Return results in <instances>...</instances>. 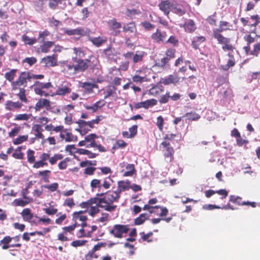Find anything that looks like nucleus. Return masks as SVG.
Listing matches in <instances>:
<instances>
[{
  "mask_svg": "<svg viewBox=\"0 0 260 260\" xmlns=\"http://www.w3.org/2000/svg\"><path fill=\"white\" fill-rule=\"evenodd\" d=\"M71 61L66 60L60 62L61 72L69 76H73L78 73L84 72L91 66L89 59L79 58L73 57Z\"/></svg>",
  "mask_w": 260,
  "mask_h": 260,
  "instance_id": "obj_1",
  "label": "nucleus"
},
{
  "mask_svg": "<svg viewBox=\"0 0 260 260\" xmlns=\"http://www.w3.org/2000/svg\"><path fill=\"white\" fill-rule=\"evenodd\" d=\"M35 154V151L30 149L26 152L27 162L29 164H32V167L37 169L47 167L48 166L47 161L51 165H54L58 160L63 158V155L61 154H55L53 156H50L51 154L43 152L39 156V160L36 161Z\"/></svg>",
  "mask_w": 260,
  "mask_h": 260,
  "instance_id": "obj_2",
  "label": "nucleus"
},
{
  "mask_svg": "<svg viewBox=\"0 0 260 260\" xmlns=\"http://www.w3.org/2000/svg\"><path fill=\"white\" fill-rule=\"evenodd\" d=\"M29 74L26 72L21 73L18 79L11 83V87L14 91L19 90V92L16 93V95L19 98V100L24 103H27L28 100L26 96V90L25 88L27 87V82H30L29 80Z\"/></svg>",
  "mask_w": 260,
  "mask_h": 260,
  "instance_id": "obj_3",
  "label": "nucleus"
},
{
  "mask_svg": "<svg viewBox=\"0 0 260 260\" xmlns=\"http://www.w3.org/2000/svg\"><path fill=\"white\" fill-rule=\"evenodd\" d=\"M96 196L103 198L104 210L110 212L115 211L117 206L113 203L118 202L121 196L116 190H108L106 192L97 193Z\"/></svg>",
  "mask_w": 260,
  "mask_h": 260,
  "instance_id": "obj_4",
  "label": "nucleus"
},
{
  "mask_svg": "<svg viewBox=\"0 0 260 260\" xmlns=\"http://www.w3.org/2000/svg\"><path fill=\"white\" fill-rule=\"evenodd\" d=\"M114 181L110 177H107L103 180L93 179L90 183V186L92 191L98 190L99 193L102 192L103 189L107 190L110 188Z\"/></svg>",
  "mask_w": 260,
  "mask_h": 260,
  "instance_id": "obj_5",
  "label": "nucleus"
},
{
  "mask_svg": "<svg viewBox=\"0 0 260 260\" xmlns=\"http://www.w3.org/2000/svg\"><path fill=\"white\" fill-rule=\"evenodd\" d=\"M213 37L218 44L222 45V49L224 51H233L236 49L235 45L231 43V39L224 37L221 32H213Z\"/></svg>",
  "mask_w": 260,
  "mask_h": 260,
  "instance_id": "obj_6",
  "label": "nucleus"
},
{
  "mask_svg": "<svg viewBox=\"0 0 260 260\" xmlns=\"http://www.w3.org/2000/svg\"><path fill=\"white\" fill-rule=\"evenodd\" d=\"M43 108H45L47 110L52 111L55 114H58L60 112L58 108L51 106V102L49 100L42 98L36 104L34 108L36 111H39Z\"/></svg>",
  "mask_w": 260,
  "mask_h": 260,
  "instance_id": "obj_7",
  "label": "nucleus"
},
{
  "mask_svg": "<svg viewBox=\"0 0 260 260\" xmlns=\"http://www.w3.org/2000/svg\"><path fill=\"white\" fill-rule=\"evenodd\" d=\"M161 146L164 149L162 150L164 156L165 157V161L169 163L172 161L174 158V149L171 146L169 142L163 141L161 143Z\"/></svg>",
  "mask_w": 260,
  "mask_h": 260,
  "instance_id": "obj_8",
  "label": "nucleus"
},
{
  "mask_svg": "<svg viewBox=\"0 0 260 260\" xmlns=\"http://www.w3.org/2000/svg\"><path fill=\"white\" fill-rule=\"evenodd\" d=\"M129 230L128 224H115L113 228L110 230V234L114 237L121 238L123 234H126Z\"/></svg>",
  "mask_w": 260,
  "mask_h": 260,
  "instance_id": "obj_9",
  "label": "nucleus"
},
{
  "mask_svg": "<svg viewBox=\"0 0 260 260\" xmlns=\"http://www.w3.org/2000/svg\"><path fill=\"white\" fill-rule=\"evenodd\" d=\"M245 54L247 55H253L257 57L260 52V43H257L253 45V49H251L250 46H246L243 47Z\"/></svg>",
  "mask_w": 260,
  "mask_h": 260,
  "instance_id": "obj_10",
  "label": "nucleus"
},
{
  "mask_svg": "<svg viewBox=\"0 0 260 260\" xmlns=\"http://www.w3.org/2000/svg\"><path fill=\"white\" fill-rule=\"evenodd\" d=\"M167 37V35L166 31L162 32L160 29L157 28L156 31L151 35V38L154 42L159 43L164 42Z\"/></svg>",
  "mask_w": 260,
  "mask_h": 260,
  "instance_id": "obj_11",
  "label": "nucleus"
},
{
  "mask_svg": "<svg viewBox=\"0 0 260 260\" xmlns=\"http://www.w3.org/2000/svg\"><path fill=\"white\" fill-rule=\"evenodd\" d=\"M107 23L110 29L113 31L114 36H117L120 34V31L116 30V29L121 27V24L120 22H118L117 20L114 18L112 19L109 20Z\"/></svg>",
  "mask_w": 260,
  "mask_h": 260,
  "instance_id": "obj_12",
  "label": "nucleus"
},
{
  "mask_svg": "<svg viewBox=\"0 0 260 260\" xmlns=\"http://www.w3.org/2000/svg\"><path fill=\"white\" fill-rule=\"evenodd\" d=\"M173 5L169 0L162 1L158 5L159 9L162 11L165 15L169 17L171 8H172Z\"/></svg>",
  "mask_w": 260,
  "mask_h": 260,
  "instance_id": "obj_13",
  "label": "nucleus"
},
{
  "mask_svg": "<svg viewBox=\"0 0 260 260\" xmlns=\"http://www.w3.org/2000/svg\"><path fill=\"white\" fill-rule=\"evenodd\" d=\"M23 105L19 102H13L10 100L7 101L5 103V109L9 111H15L20 109Z\"/></svg>",
  "mask_w": 260,
  "mask_h": 260,
  "instance_id": "obj_14",
  "label": "nucleus"
},
{
  "mask_svg": "<svg viewBox=\"0 0 260 260\" xmlns=\"http://www.w3.org/2000/svg\"><path fill=\"white\" fill-rule=\"evenodd\" d=\"M180 27H183L187 33H193L197 29L196 23L192 19L187 20L183 25H180Z\"/></svg>",
  "mask_w": 260,
  "mask_h": 260,
  "instance_id": "obj_15",
  "label": "nucleus"
},
{
  "mask_svg": "<svg viewBox=\"0 0 260 260\" xmlns=\"http://www.w3.org/2000/svg\"><path fill=\"white\" fill-rule=\"evenodd\" d=\"M129 189H130V181L128 180H120L117 182V187L115 190L121 196L122 191L128 190Z\"/></svg>",
  "mask_w": 260,
  "mask_h": 260,
  "instance_id": "obj_16",
  "label": "nucleus"
},
{
  "mask_svg": "<svg viewBox=\"0 0 260 260\" xmlns=\"http://www.w3.org/2000/svg\"><path fill=\"white\" fill-rule=\"evenodd\" d=\"M180 78L177 75H170L167 77L162 78L161 82L164 85L175 84L179 82Z\"/></svg>",
  "mask_w": 260,
  "mask_h": 260,
  "instance_id": "obj_17",
  "label": "nucleus"
},
{
  "mask_svg": "<svg viewBox=\"0 0 260 260\" xmlns=\"http://www.w3.org/2000/svg\"><path fill=\"white\" fill-rule=\"evenodd\" d=\"M107 245L106 242H99L95 245L92 249L89 251L85 255V257L93 258L94 253L98 250H100L102 247H105Z\"/></svg>",
  "mask_w": 260,
  "mask_h": 260,
  "instance_id": "obj_18",
  "label": "nucleus"
},
{
  "mask_svg": "<svg viewBox=\"0 0 260 260\" xmlns=\"http://www.w3.org/2000/svg\"><path fill=\"white\" fill-rule=\"evenodd\" d=\"M83 88L85 91L88 93H91L93 92V88H98V85L95 83L85 82L81 83L80 86Z\"/></svg>",
  "mask_w": 260,
  "mask_h": 260,
  "instance_id": "obj_19",
  "label": "nucleus"
},
{
  "mask_svg": "<svg viewBox=\"0 0 260 260\" xmlns=\"http://www.w3.org/2000/svg\"><path fill=\"white\" fill-rule=\"evenodd\" d=\"M233 51H229L228 56L229 57L227 63L225 65L221 66V69L224 71H228L230 68L234 67L235 65L236 62L235 60L234 55L232 54Z\"/></svg>",
  "mask_w": 260,
  "mask_h": 260,
  "instance_id": "obj_20",
  "label": "nucleus"
},
{
  "mask_svg": "<svg viewBox=\"0 0 260 260\" xmlns=\"http://www.w3.org/2000/svg\"><path fill=\"white\" fill-rule=\"evenodd\" d=\"M42 43L43 44L38 48V51L42 53H46L49 52L50 48L54 45V42L53 41H46Z\"/></svg>",
  "mask_w": 260,
  "mask_h": 260,
  "instance_id": "obj_21",
  "label": "nucleus"
},
{
  "mask_svg": "<svg viewBox=\"0 0 260 260\" xmlns=\"http://www.w3.org/2000/svg\"><path fill=\"white\" fill-rule=\"evenodd\" d=\"M103 55L105 57L112 59L117 56V53L114 48L109 46L103 50Z\"/></svg>",
  "mask_w": 260,
  "mask_h": 260,
  "instance_id": "obj_22",
  "label": "nucleus"
},
{
  "mask_svg": "<svg viewBox=\"0 0 260 260\" xmlns=\"http://www.w3.org/2000/svg\"><path fill=\"white\" fill-rule=\"evenodd\" d=\"M45 129L48 132H50V134H52L53 132L59 133L63 131L64 126L61 125L54 126L52 124H49L45 126Z\"/></svg>",
  "mask_w": 260,
  "mask_h": 260,
  "instance_id": "obj_23",
  "label": "nucleus"
},
{
  "mask_svg": "<svg viewBox=\"0 0 260 260\" xmlns=\"http://www.w3.org/2000/svg\"><path fill=\"white\" fill-rule=\"evenodd\" d=\"M232 25L225 21H220L219 22V27L218 28L214 30L213 32H221L227 30H231Z\"/></svg>",
  "mask_w": 260,
  "mask_h": 260,
  "instance_id": "obj_24",
  "label": "nucleus"
},
{
  "mask_svg": "<svg viewBox=\"0 0 260 260\" xmlns=\"http://www.w3.org/2000/svg\"><path fill=\"white\" fill-rule=\"evenodd\" d=\"M206 39L204 36H197L193 38L191 41V46L195 50L199 49V46L201 43L205 42Z\"/></svg>",
  "mask_w": 260,
  "mask_h": 260,
  "instance_id": "obj_25",
  "label": "nucleus"
},
{
  "mask_svg": "<svg viewBox=\"0 0 260 260\" xmlns=\"http://www.w3.org/2000/svg\"><path fill=\"white\" fill-rule=\"evenodd\" d=\"M164 90V87L161 85H157L151 88L149 90V93L153 96L159 95Z\"/></svg>",
  "mask_w": 260,
  "mask_h": 260,
  "instance_id": "obj_26",
  "label": "nucleus"
},
{
  "mask_svg": "<svg viewBox=\"0 0 260 260\" xmlns=\"http://www.w3.org/2000/svg\"><path fill=\"white\" fill-rule=\"evenodd\" d=\"M88 202L90 203V206H92V205L93 204H95L96 206L100 207V208L104 209V200H103V198L101 197H97L93 198H91L89 200Z\"/></svg>",
  "mask_w": 260,
  "mask_h": 260,
  "instance_id": "obj_27",
  "label": "nucleus"
},
{
  "mask_svg": "<svg viewBox=\"0 0 260 260\" xmlns=\"http://www.w3.org/2000/svg\"><path fill=\"white\" fill-rule=\"evenodd\" d=\"M251 34H256V29L254 28L250 33L246 34L244 37V40L247 43V46H250L251 43H253L255 41V36L253 37Z\"/></svg>",
  "mask_w": 260,
  "mask_h": 260,
  "instance_id": "obj_28",
  "label": "nucleus"
},
{
  "mask_svg": "<svg viewBox=\"0 0 260 260\" xmlns=\"http://www.w3.org/2000/svg\"><path fill=\"white\" fill-rule=\"evenodd\" d=\"M33 129L35 132V138L38 139H43L44 138V135L42 134L43 129L42 126L40 124H35L33 126Z\"/></svg>",
  "mask_w": 260,
  "mask_h": 260,
  "instance_id": "obj_29",
  "label": "nucleus"
},
{
  "mask_svg": "<svg viewBox=\"0 0 260 260\" xmlns=\"http://www.w3.org/2000/svg\"><path fill=\"white\" fill-rule=\"evenodd\" d=\"M149 219V215L147 213H142L137 218L134 219L135 225H141L144 222Z\"/></svg>",
  "mask_w": 260,
  "mask_h": 260,
  "instance_id": "obj_30",
  "label": "nucleus"
},
{
  "mask_svg": "<svg viewBox=\"0 0 260 260\" xmlns=\"http://www.w3.org/2000/svg\"><path fill=\"white\" fill-rule=\"evenodd\" d=\"M86 212V210L84 211H80L79 212H74L73 217L75 220H79L81 221H86L87 220V217L83 215V214Z\"/></svg>",
  "mask_w": 260,
  "mask_h": 260,
  "instance_id": "obj_31",
  "label": "nucleus"
},
{
  "mask_svg": "<svg viewBox=\"0 0 260 260\" xmlns=\"http://www.w3.org/2000/svg\"><path fill=\"white\" fill-rule=\"evenodd\" d=\"M90 41L95 46L100 47L107 42L106 38L101 37L92 38L89 39Z\"/></svg>",
  "mask_w": 260,
  "mask_h": 260,
  "instance_id": "obj_32",
  "label": "nucleus"
},
{
  "mask_svg": "<svg viewBox=\"0 0 260 260\" xmlns=\"http://www.w3.org/2000/svg\"><path fill=\"white\" fill-rule=\"evenodd\" d=\"M76 152L79 154L87 155L89 158H93L98 155V153H93L88 150L79 148L78 149Z\"/></svg>",
  "mask_w": 260,
  "mask_h": 260,
  "instance_id": "obj_33",
  "label": "nucleus"
},
{
  "mask_svg": "<svg viewBox=\"0 0 260 260\" xmlns=\"http://www.w3.org/2000/svg\"><path fill=\"white\" fill-rule=\"evenodd\" d=\"M145 53L143 51H137L132 58L134 63L142 62Z\"/></svg>",
  "mask_w": 260,
  "mask_h": 260,
  "instance_id": "obj_34",
  "label": "nucleus"
},
{
  "mask_svg": "<svg viewBox=\"0 0 260 260\" xmlns=\"http://www.w3.org/2000/svg\"><path fill=\"white\" fill-rule=\"evenodd\" d=\"M136 30V26L134 22H131L123 26V31L133 33Z\"/></svg>",
  "mask_w": 260,
  "mask_h": 260,
  "instance_id": "obj_35",
  "label": "nucleus"
},
{
  "mask_svg": "<svg viewBox=\"0 0 260 260\" xmlns=\"http://www.w3.org/2000/svg\"><path fill=\"white\" fill-rule=\"evenodd\" d=\"M72 91L71 88L67 86H62L61 87H59L56 91V94L59 95H64L68 93H70Z\"/></svg>",
  "mask_w": 260,
  "mask_h": 260,
  "instance_id": "obj_36",
  "label": "nucleus"
},
{
  "mask_svg": "<svg viewBox=\"0 0 260 260\" xmlns=\"http://www.w3.org/2000/svg\"><path fill=\"white\" fill-rule=\"evenodd\" d=\"M76 123L78 124L79 127H84L85 126H88L89 131L94 127L93 121L91 120L85 121L83 120L79 119L76 121Z\"/></svg>",
  "mask_w": 260,
  "mask_h": 260,
  "instance_id": "obj_37",
  "label": "nucleus"
},
{
  "mask_svg": "<svg viewBox=\"0 0 260 260\" xmlns=\"http://www.w3.org/2000/svg\"><path fill=\"white\" fill-rule=\"evenodd\" d=\"M84 30L82 28H78L76 29H66L64 30V33L68 35H84Z\"/></svg>",
  "mask_w": 260,
  "mask_h": 260,
  "instance_id": "obj_38",
  "label": "nucleus"
},
{
  "mask_svg": "<svg viewBox=\"0 0 260 260\" xmlns=\"http://www.w3.org/2000/svg\"><path fill=\"white\" fill-rule=\"evenodd\" d=\"M42 61H45L46 65H49L54 67L56 65V59L55 56H47L42 59Z\"/></svg>",
  "mask_w": 260,
  "mask_h": 260,
  "instance_id": "obj_39",
  "label": "nucleus"
},
{
  "mask_svg": "<svg viewBox=\"0 0 260 260\" xmlns=\"http://www.w3.org/2000/svg\"><path fill=\"white\" fill-rule=\"evenodd\" d=\"M21 38L22 41L25 45L31 46L36 43L37 42V39L36 38H31L25 35H22Z\"/></svg>",
  "mask_w": 260,
  "mask_h": 260,
  "instance_id": "obj_40",
  "label": "nucleus"
},
{
  "mask_svg": "<svg viewBox=\"0 0 260 260\" xmlns=\"http://www.w3.org/2000/svg\"><path fill=\"white\" fill-rule=\"evenodd\" d=\"M17 71V69H11L10 71L7 72L5 74V78L11 82V83L14 81L13 80L16 76V72Z\"/></svg>",
  "mask_w": 260,
  "mask_h": 260,
  "instance_id": "obj_41",
  "label": "nucleus"
},
{
  "mask_svg": "<svg viewBox=\"0 0 260 260\" xmlns=\"http://www.w3.org/2000/svg\"><path fill=\"white\" fill-rule=\"evenodd\" d=\"M12 238L10 236L5 237L0 241V245H2V248L3 249H7L10 247L9 243L11 241Z\"/></svg>",
  "mask_w": 260,
  "mask_h": 260,
  "instance_id": "obj_42",
  "label": "nucleus"
},
{
  "mask_svg": "<svg viewBox=\"0 0 260 260\" xmlns=\"http://www.w3.org/2000/svg\"><path fill=\"white\" fill-rule=\"evenodd\" d=\"M22 146L18 147L12 154V156L18 159H23L24 158V153L21 151Z\"/></svg>",
  "mask_w": 260,
  "mask_h": 260,
  "instance_id": "obj_43",
  "label": "nucleus"
},
{
  "mask_svg": "<svg viewBox=\"0 0 260 260\" xmlns=\"http://www.w3.org/2000/svg\"><path fill=\"white\" fill-rule=\"evenodd\" d=\"M126 169L127 171L123 174V176L125 177L132 176L136 171L134 165L133 164L127 165L126 166Z\"/></svg>",
  "mask_w": 260,
  "mask_h": 260,
  "instance_id": "obj_44",
  "label": "nucleus"
},
{
  "mask_svg": "<svg viewBox=\"0 0 260 260\" xmlns=\"http://www.w3.org/2000/svg\"><path fill=\"white\" fill-rule=\"evenodd\" d=\"M51 174V171L48 170H45L42 171H39L38 175L40 177H42L43 180L45 182H49V176Z\"/></svg>",
  "mask_w": 260,
  "mask_h": 260,
  "instance_id": "obj_45",
  "label": "nucleus"
},
{
  "mask_svg": "<svg viewBox=\"0 0 260 260\" xmlns=\"http://www.w3.org/2000/svg\"><path fill=\"white\" fill-rule=\"evenodd\" d=\"M176 53V50L175 48L170 47L166 49L165 51V55L166 57L171 60L175 57Z\"/></svg>",
  "mask_w": 260,
  "mask_h": 260,
  "instance_id": "obj_46",
  "label": "nucleus"
},
{
  "mask_svg": "<svg viewBox=\"0 0 260 260\" xmlns=\"http://www.w3.org/2000/svg\"><path fill=\"white\" fill-rule=\"evenodd\" d=\"M21 214L24 219L30 220L33 217V214L31 213V210L29 208L24 209Z\"/></svg>",
  "mask_w": 260,
  "mask_h": 260,
  "instance_id": "obj_47",
  "label": "nucleus"
},
{
  "mask_svg": "<svg viewBox=\"0 0 260 260\" xmlns=\"http://www.w3.org/2000/svg\"><path fill=\"white\" fill-rule=\"evenodd\" d=\"M157 103V101L154 99L146 100L143 101L144 108L147 109L149 107L156 105Z\"/></svg>",
  "mask_w": 260,
  "mask_h": 260,
  "instance_id": "obj_48",
  "label": "nucleus"
},
{
  "mask_svg": "<svg viewBox=\"0 0 260 260\" xmlns=\"http://www.w3.org/2000/svg\"><path fill=\"white\" fill-rule=\"evenodd\" d=\"M31 116V114H19L16 115L14 118V120L16 121H27Z\"/></svg>",
  "mask_w": 260,
  "mask_h": 260,
  "instance_id": "obj_49",
  "label": "nucleus"
},
{
  "mask_svg": "<svg viewBox=\"0 0 260 260\" xmlns=\"http://www.w3.org/2000/svg\"><path fill=\"white\" fill-rule=\"evenodd\" d=\"M34 86L41 89H49L52 87V85L51 82L42 83L39 81H36L34 84Z\"/></svg>",
  "mask_w": 260,
  "mask_h": 260,
  "instance_id": "obj_50",
  "label": "nucleus"
},
{
  "mask_svg": "<svg viewBox=\"0 0 260 260\" xmlns=\"http://www.w3.org/2000/svg\"><path fill=\"white\" fill-rule=\"evenodd\" d=\"M81 13L82 15V19L84 20L92 14V11L88 7H84L81 10Z\"/></svg>",
  "mask_w": 260,
  "mask_h": 260,
  "instance_id": "obj_51",
  "label": "nucleus"
},
{
  "mask_svg": "<svg viewBox=\"0 0 260 260\" xmlns=\"http://www.w3.org/2000/svg\"><path fill=\"white\" fill-rule=\"evenodd\" d=\"M28 136L27 135L19 136L13 141V143L14 145L20 144L23 143L24 142L26 141L28 139Z\"/></svg>",
  "mask_w": 260,
  "mask_h": 260,
  "instance_id": "obj_52",
  "label": "nucleus"
},
{
  "mask_svg": "<svg viewBox=\"0 0 260 260\" xmlns=\"http://www.w3.org/2000/svg\"><path fill=\"white\" fill-rule=\"evenodd\" d=\"M185 117H187L188 120L192 121H196L199 119L201 118V116L196 112H188L185 115Z\"/></svg>",
  "mask_w": 260,
  "mask_h": 260,
  "instance_id": "obj_53",
  "label": "nucleus"
},
{
  "mask_svg": "<svg viewBox=\"0 0 260 260\" xmlns=\"http://www.w3.org/2000/svg\"><path fill=\"white\" fill-rule=\"evenodd\" d=\"M230 201L236 204L239 206H243V201H242V198L240 197H236L234 195H231L230 197Z\"/></svg>",
  "mask_w": 260,
  "mask_h": 260,
  "instance_id": "obj_54",
  "label": "nucleus"
},
{
  "mask_svg": "<svg viewBox=\"0 0 260 260\" xmlns=\"http://www.w3.org/2000/svg\"><path fill=\"white\" fill-rule=\"evenodd\" d=\"M50 35V32L49 30L46 29L43 31L39 32V37L37 40H39L40 42H45V40L46 38Z\"/></svg>",
  "mask_w": 260,
  "mask_h": 260,
  "instance_id": "obj_55",
  "label": "nucleus"
},
{
  "mask_svg": "<svg viewBox=\"0 0 260 260\" xmlns=\"http://www.w3.org/2000/svg\"><path fill=\"white\" fill-rule=\"evenodd\" d=\"M141 236V240L143 241H147L148 242H151L153 241V240L150 239V238L152 236L153 233L152 232H150L147 234H145L144 232H142L140 233Z\"/></svg>",
  "mask_w": 260,
  "mask_h": 260,
  "instance_id": "obj_56",
  "label": "nucleus"
},
{
  "mask_svg": "<svg viewBox=\"0 0 260 260\" xmlns=\"http://www.w3.org/2000/svg\"><path fill=\"white\" fill-rule=\"evenodd\" d=\"M74 53L76 54L75 57L79 58H82L85 55L84 51L81 48H74L73 49Z\"/></svg>",
  "mask_w": 260,
  "mask_h": 260,
  "instance_id": "obj_57",
  "label": "nucleus"
},
{
  "mask_svg": "<svg viewBox=\"0 0 260 260\" xmlns=\"http://www.w3.org/2000/svg\"><path fill=\"white\" fill-rule=\"evenodd\" d=\"M166 43L172 44L173 47H177L179 45V40L174 36H170Z\"/></svg>",
  "mask_w": 260,
  "mask_h": 260,
  "instance_id": "obj_58",
  "label": "nucleus"
},
{
  "mask_svg": "<svg viewBox=\"0 0 260 260\" xmlns=\"http://www.w3.org/2000/svg\"><path fill=\"white\" fill-rule=\"evenodd\" d=\"M116 88L114 86L112 87L110 86L105 92H104V99H107L108 97L111 96L113 93H115Z\"/></svg>",
  "mask_w": 260,
  "mask_h": 260,
  "instance_id": "obj_59",
  "label": "nucleus"
},
{
  "mask_svg": "<svg viewBox=\"0 0 260 260\" xmlns=\"http://www.w3.org/2000/svg\"><path fill=\"white\" fill-rule=\"evenodd\" d=\"M133 82L136 83H142L145 81L146 76L135 74L132 77Z\"/></svg>",
  "mask_w": 260,
  "mask_h": 260,
  "instance_id": "obj_60",
  "label": "nucleus"
},
{
  "mask_svg": "<svg viewBox=\"0 0 260 260\" xmlns=\"http://www.w3.org/2000/svg\"><path fill=\"white\" fill-rule=\"evenodd\" d=\"M43 210L45 213L49 215H53L55 214L57 212V209L55 208L54 206H51L49 208H44Z\"/></svg>",
  "mask_w": 260,
  "mask_h": 260,
  "instance_id": "obj_61",
  "label": "nucleus"
},
{
  "mask_svg": "<svg viewBox=\"0 0 260 260\" xmlns=\"http://www.w3.org/2000/svg\"><path fill=\"white\" fill-rule=\"evenodd\" d=\"M250 19L254 21L253 23L249 24L251 27H255L260 23V17L258 15H252Z\"/></svg>",
  "mask_w": 260,
  "mask_h": 260,
  "instance_id": "obj_62",
  "label": "nucleus"
},
{
  "mask_svg": "<svg viewBox=\"0 0 260 260\" xmlns=\"http://www.w3.org/2000/svg\"><path fill=\"white\" fill-rule=\"evenodd\" d=\"M70 160L69 157L65 158L58 164V167L60 170H64L67 168L68 162Z\"/></svg>",
  "mask_w": 260,
  "mask_h": 260,
  "instance_id": "obj_63",
  "label": "nucleus"
},
{
  "mask_svg": "<svg viewBox=\"0 0 260 260\" xmlns=\"http://www.w3.org/2000/svg\"><path fill=\"white\" fill-rule=\"evenodd\" d=\"M170 59L166 56L160 59L158 62V66L161 68H165L169 65Z\"/></svg>",
  "mask_w": 260,
  "mask_h": 260,
  "instance_id": "obj_64",
  "label": "nucleus"
}]
</instances>
